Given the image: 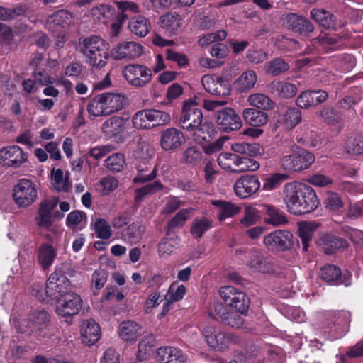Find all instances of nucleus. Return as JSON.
Segmentation results:
<instances>
[{
  "mask_svg": "<svg viewBox=\"0 0 363 363\" xmlns=\"http://www.w3.org/2000/svg\"><path fill=\"white\" fill-rule=\"evenodd\" d=\"M211 203L217 208L219 221H223L228 218L233 217L240 213L242 210L240 206L231 201L213 200Z\"/></svg>",
  "mask_w": 363,
  "mask_h": 363,
  "instance_id": "c85d7f7f",
  "label": "nucleus"
},
{
  "mask_svg": "<svg viewBox=\"0 0 363 363\" xmlns=\"http://www.w3.org/2000/svg\"><path fill=\"white\" fill-rule=\"evenodd\" d=\"M170 116L164 111L155 109H145L138 111L133 117L135 128L149 129L155 126L168 123Z\"/></svg>",
  "mask_w": 363,
  "mask_h": 363,
  "instance_id": "423d86ee",
  "label": "nucleus"
},
{
  "mask_svg": "<svg viewBox=\"0 0 363 363\" xmlns=\"http://www.w3.org/2000/svg\"><path fill=\"white\" fill-rule=\"evenodd\" d=\"M157 359L160 363H184L182 352L175 347H163L157 350Z\"/></svg>",
  "mask_w": 363,
  "mask_h": 363,
  "instance_id": "2f4dec72",
  "label": "nucleus"
},
{
  "mask_svg": "<svg viewBox=\"0 0 363 363\" xmlns=\"http://www.w3.org/2000/svg\"><path fill=\"white\" fill-rule=\"evenodd\" d=\"M247 101L251 106L264 110L272 109L274 106V102L269 96L261 93L250 95Z\"/></svg>",
  "mask_w": 363,
  "mask_h": 363,
  "instance_id": "3c124183",
  "label": "nucleus"
},
{
  "mask_svg": "<svg viewBox=\"0 0 363 363\" xmlns=\"http://www.w3.org/2000/svg\"><path fill=\"white\" fill-rule=\"evenodd\" d=\"M284 193V201L289 211L294 215L313 212L320 204L314 189L306 184L286 183Z\"/></svg>",
  "mask_w": 363,
  "mask_h": 363,
  "instance_id": "f257e3e1",
  "label": "nucleus"
},
{
  "mask_svg": "<svg viewBox=\"0 0 363 363\" xmlns=\"http://www.w3.org/2000/svg\"><path fill=\"white\" fill-rule=\"evenodd\" d=\"M150 22L145 16H138L132 18L128 23L130 32L139 37H145L150 32Z\"/></svg>",
  "mask_w": 363,
  "mask_h": 363,
  "instance_id": "58836bf2",
  "label": "nucleus"
},
{
  "mask_svg": "<svg viewBox=\"0 0 363 363\" xmlns=\"http://www.w3.org/2000/svg\"><path fill=\"white\" fill-rule=\"evenodd\" d=\"M231 150L235 153L255 157L261 155V147L257 143H236L231 145Z\"/></svg>",
  "mask_w": 363,
  "mask_h": 363,
  "instance_id": "de8ad7c7",
  "label": "nucleus"
},
{
  "mask_svg": "<svg viewBox=\"0 0 363 363\" xmlns=\"http://www.w3.org/2000/svg\"><path fill=\"white\" fill-rule=\"evenodd\" d=\"M257 77L255 71L248 70L243 72L237 79V84L242 91L252 89L257 82Z\"/></svg>",
  "mask_w": 363,
  "mask_h": 363,
  "instance_id": "e2e57ef3",
  "label": "nucleus"
},
{
  "mask_svg": "<svg viewBox=\"0 0 363 363\" xmlns=\"http://www.w3.org/2000/svg\"><path fill=\"white\" fill-rule=\"evenodd\" d=\"M320 276L322 279L330 284L337 285L342 284L345 286L350 284V283L342 279L340 269L333 264H329L321 268Z\"/></svg>",
  "mask_w": 363,
  "mask_h": 363,
  "instance_id": "e433bc0d",
  "label": "nucleus"
},
{
  "mask_svg": "<svg viewBox=\"0 0 363 363\" xmlns=\"http://www.w3.org/2000/svg\"><path fill=\"white\" fill-rule=\"evenodd\" d=\"M46 292L50 301H58L72 291L68 278L60 271H55L47 280Z\"/></svg>",
  "mask_w": 363,
  "mask_h": 363,
  "instance_id": "6e6552de",
  "label": "nucleus"
},
{
  "mask_svg": "<svg viewBox=\"0 0 363 363\" xmlns=\"http://www.w3.org/2000/svg\"><path fill=\"white\" fill-rule=\"evenodd\" d=\"M143 47L133 41L118 43L113 50V55L117 60L133 59L138 57L143 53Z\"/></svg>",
  "mask_w": 363,
  "mask_h": 363,
  "instance_id": "5701e85b",
  "label": "nucleus"
},
{
  "mask_svg": "<svg viewBox=\"0 0 363 363\" xmlns=\"http://www.w3.org/2000/svg\"><path fill=\"white\" fill-rule=\"evenodd\" d=\"M87 111L90 116L99 117L108 116L104 108L102 98L99 94L96 95L87 105Z\"/></svg>",
  "mask_w": 363,
  "mask_h": 363,
  "instance_id": "0e129e2a",
  "label": "nucleus"
},
{
  "mask_svg": "<svg viewBox=\"0 0 363 363\" xmlns=\"http://www.w3.org/2000/svg\"><path fill=\"white\" fill-rule=\"evenodd\" d=\"M125 165V157L121 153H114L105 160L106 167L113 172L121 171Z\"/></svg>",
  "mask_w": 363,
  "mask_h": 363,
  "instance_id": "052dcab7",
  "label": "nucleus"
},
{
  "mask_svg": "<svg viewBox=\"0 0 363 363\" xmlns=\"http://www.w3.org/2000/svg\"><path fill=\"white\" fill-rule=\"evenodd\" d=\"M163 189V185L160 182L145 185V186L138 189L135 191V199L136 201H140L147 195L153 194Z\"/></svg>",
  "mask_w": 363,
  "mask_h": 363,
  "instance_id": "69168bd1",
  "label": "nucleus"
},
{
  "mask_svg": "<svg viewBox=\"0 0 363 363\" xmlns=\"http://www.w3.org/2000/svg\"><path fill=\"white\" fill-rule=\"evenodd\" d=\"M227 104L225 100H203V107L207 111H214L215 121L218 128L226 133L239 130L242 123L235 110L230 107H223Z\"/></svg>",
  "mask_w": 363,
  "mask_h": 363,
  "instance_id": "7ed1b4c3",
  "label": "nucleus"
},
{
  "mask_svg": "<svg viewBox=\"0 0 363 363\" xmlns=\"http://www.w3.org/2000/svg\"><path fill=\"white\" fill-rule=\"evenodd\" d=\"M298 82H292L289 79L275 80L271 83L270 89L281 98L291 99L298 92Z\"/></svg>",
  "mask_w": 363,
  "mask_h": 363,
  "instance_id": "a878e982",
  "label": "nucleus"
},
{
  "mask_svg": "<svg viewBox=\"0 0 363 363\" xmlns=\"http://www.w3.org/2000/svg\"><path fill=\"white\" fill-rule=\"evenodd\" d=\"M287 178L288 176L285 174H272L264 179L262 190L264 191H272L279 187Z\"/></svg>",
  "mask_w": 363,
  "mask_h": 363,
  "instance_id": "4d7b16f0",
  "label": "nucleus"
},
{
  "mask_svg": "<svg viewBox=\"0 0 363 363\" xmlns=\"http://www.w3.org/2000/svg\"><path fill=\"white\" fill-rule=\"evenodd\" d=\"M52 184L58 192H68L71 189V184L68 175H64L61 169H53L51 171Z\"/></svg>",
  "mask_w": 363,
  "mask_h": 363,
  "instance_id": "c03bdc74",
  "label": "nucleus"
},
{
  "mask_svg": "<svg viewBox=\"0 0 363 363\" xmlns=\"http://www.w3.org/2000/svg\"><path fill=\"white\" fill-rule=\"evenodd\" d=\"M328 95L325 91H304L296 99V105L301 108H308L326 101Z\"/></svg>",
  "mask_w": 363,
  "mask_h": 363,
  "instance_id": "4be33fe9",
  "label": "nucleus"
},
{
  "mask_svg": "<svg viewBox=\"0 0 363 363\" xmlns=\"http://www.w3.org/2000/svg\"><path fill=\"white\" fill-rule=\"evenodd\" d=\"M83 301L76 292H71L57 301L55 313L64 318H72L78 314L82 308Z\"/></svg>",
  "mask_w": 363,
  "mask_h": 363,
  "instance_id": "f8f14e48",
  "label": "nucleus"
},
{
  "mask_svg": "<svg viewBox=\"0 0 363 363\" xmlns=\"http://www.w3.org/2000/svg\"><path fill=\"white\" fill-rule=\"evenodd\" d=\"M57 257V252L50 244H43L38 251V259L43 269L50 267Z\"/></svg>",
  "mask_w": 363,
  "mask_h": 363,
  "instance_id": "37998d69",
  "label": "nucleus"
},
{
  "mask_svg": "<svg viewBox=\"0 0 363 363\" xmlns=\"http://www.w3.org/2000/svg\"><path fill=\"white\" fill-rule=\"evenodd\" d=\"M194 213V208H184L177 212L172 218L167 223L169 229H173L177 227H182L186 223V220L191 217Z\"/></svg>",
  "mask_w": 363,
  "mask_h": 363,
  "instance_id": "603ef678",
  "label": "nucleus"
},
{
  "mask_svg": "<svg viewBox=\"0 0 363 363\" xmlns=\"http://www.w3.org/2000/svg\"><path fill=\"white\" fill-rule=\"evenodd\" d=\"M319 225V223L315 221H302L298 223V233L301 240L304 251L308 250L309 242L312 239L313 235Z\"/></svg>",
  "mask_w": 363,
  "mask_h": 363,
  "instance_id": "c9c22d12",
  "label": "nucleus"
},
{
  "mask_svg": "<svg viewBox=\"0 0 363 363\" xmlns=\"http://www.w3.org/2000/svg\"><path fill=\"white\" fill-rule=\"evenodd\" d=\"M213 227V220L206 217L196 218L191 223L190 233L196 239L201 238L203 235Z\"/></svg>",
  "mask_w": 363,
  "mask_h": 363,
  "instance_id": "a18cd8bd",
  "label": "nucleus"
},
{
  "mask_svg": "<svg viewBox=\"0 0 363 363\" xmlns=\"http://www.w3.org/2000/svg\"><path fill=\"white\" fill-rule=\"evenodd\" d=\"M115 4L120 12L118 16L121 21H126L129 18V14H135L140 12L139 6L134 1L128 0L116 1Z\"/></svg>",
  "mask_w": 363,
  "mask_h": 363,
  "instance_id": "49530a36",
  "label": "nucleus"
},
{
  "mask_svg": "<svg viewBox=\"0 0 363 363\" xmlns=\"http://www.w3.org/2000/svg\"><path fill=\"white\" fill-rule=\"evenodd\" d=\"M325 206L330 211L338 213L343 208V202L340 196L333 191H328L324 201Z\"/></svg>",
  "mask_w": 363,
  "mask_h": 363,
  "instance_id": "680f3d73",
  "label": "nucleus"
},
{
  "mask_svg": "<svg viewBox=\"0 0 363 363\" xmlns=\"http://www.w3.org/2000/svg\"><path fill=\"white\" fill-rule=\"evenodd\" d=\"M38 189L36 185L29 179H21L13 189V197L20 208L30 206L37 199Z\"/></svg>",
  "mask_w": 363,
  "mask_h": 363,
  "instance_id": "1a4fd4ad",
  "label": "nucleus"
},
{
  "mask_svg": "<svg viewBox=\"0 0 363 363\" xmlns=\"http://www.w3.org/2000/svg\"><path fill=\"white\" fill-rule=\"evenodd\" d=\"M154 149L146 142H141L138 145V149L135 152V157L138 160L139 163L145 164L149 162L154 155Z\"/></svg>",
  "mask_w": 363,
  "mask_h": 363,
  "instance_id": "338daca9",
  "label": "nucleus"
},
{
  "mask_svg": "<svg viewBox=\"0 0 363 363\" xmlns=\"http://www.w3.org/2000/svg\"><path fill=\"white\" fill-rule=\"evenodd\" d=\"M203 157L201 150L196 146H190L182 153L183 162L191 165H197L201 162Z\"/></svg>",
  "mask_w": 363,
  "mask_h": 363,
  "instance_id": "6e6d98bb",
  "label": "nucleus"
},
{
  "mask_svg": "<svg viewBox=\"0 0 363 363\" xmlns=\"http://www.w3.org/2000/svg\"><path fill=\"white\" fill-rule=\"evenodd\" d=\"M214 308L215 311L220 318L223 324L236 329H239L243 325V318L238 311L228 312L227 309L220 303L216 304Z\"/></svg>",
  "mask_w": 363,
  "mask_h": 363,
  "instance_id": "cd10ccee",
  "label": "nucleus"
},
{
  "mask_svg": "<svg viewBox=\"0 0 363 363\" xmlns=\"http://www.w3.org/2000/svg\"><path fill=\"white\" fill-rule=\"evenodd\" d=\"M345 150L347 153L358 155L363 153V134L349 137L345 143Z\"/></svg>",
  "mask_w": 363,
  "mask_h": 363,
  "instance_id": "5fc2aeb1",
  "label": "nucleus"
},
{
  "mask_svg": "<svg viewBox=\"0 0 363 363\" xmlns=\"http://www.w3.org/2000/svg\"><path fill=\"white\" fill-rule=\"evenodd\" d=\"M141 333V327L134 321H123L118 327L120 337L126 342L136 341Z\"/></svg>",
  "mask_w": 363,
  "mask_h": 363,
  "instance_id": "473e14b6",
  "label": "nucleus"
},
{
  "mask_svg": "<svg viewBox=\"0 0 363 363\" xmlns=\"http://www.w3.org/2000/svg\"><path fill=\"white\" fill-rule=\"evenodd\" d=\"M94 229L97 237L103 239H109L112 235L111 228L108 223L102 218L97 219L94 223Z\"/></svg>",
  "mask_w": 363,
  "mask_h": 363,
  "instance_id": "774afa93",
  "label": "nucleus"
},
{
  "mask_svg": "<svg viewBox=\"0 0 363 363\" xmlns=\"http://www.w3.org/2000/svg\"><path fill=\"white\" fill-rule=\"evenodd\" d=\"M247 265L251 269L262 273H269L273 270L272 261L264 257L262 250L257 248L250 250Z\"/></svg>",
  "mask_w": 363,
  "mask_h": 363,
  "instance_id": "412c9836",
  "label": "nucleus"
},
{
  "mask_svg": "<svg viewBox=\"0 0 363 363\" xmlns=\"http://www.w3.org/2000/svg\"><path fill=\"white\" fill-rule=\"evenodd\" d=\"M281 21L284 26L296 33L307 34L314 30L313 25L308 18L296 13H283Z\"/></svg>",
  "mask_w": 363,
  "mask_h": 363,
  "instance_id": "2eb2a0df",
  "label": "nucleus"
},
{
  "mask_svg": "<svg viewBox=\"0 0 363 363\" xmlns=\"http://www.w3.org/2000/svg\"><path fill=\"white\" fill-rule=\"evenodd\" d=\"M201 84L208 93L216 96H228L230 94L229 82L221 77L205 74L201 78Z\"/></svg>",
  "mask_w": 363,
  "mask_h": 363,
  "instance_id": "a211bd4d",
  "label": "nucleus"
},
{
  "mask_svg": "<svg viewBox=\"0 0 363 363\" xmlns=\"http://www.w3.org/2000/svg\"><path fill=\"white\" fill-rule=\"evenodd\" d=\"M301 112L296 108H289L282 115L279 123L285 130H291L301 121Z\"/></svg>",
  "mask_w": 363,
  "mask_h": 363,
  "instance_id": "79ce46f5",
  "label": "nucleus"
},
{
  "mask_svg": "<svg viewBox=\"0 0 363 363\" xmlns=\"http://www.w3.org/2000/svg\"><path fill=\"white\" fill-rule=\"evenodd\" d=\"M189 133L194 141L198 144L209 142L215 137L216 130L213 124L207 121H203L198 126L195 127Z\"/></svg>",
  "mask_w": 363,
  "mask_h": 363,
  "instance_id": "bb28decb",
  "label": "nucleus"
},
{
  "mask_svg": "<svg viewBox=\"0 0 363 363\" xmlns=\"http://www.w3.org/2000/svg\"><path fill=\"white\" fill-rule=\"evenodd\" d=\"M79 52L86 62L92 67L101 69L106 65L108 57V44L100 36L91 35L79 40Z\"/></svg>",
  "mask_w": 363,
  "mask_h": 363,
  "instance_id": "f03ea898",
  "label": "nucleus"
},
{
  "mask_svg": "<svg viewBox=\"0 0 363 363\" xmlns=\"http://www.w3.org/2000/svg\"><path fill=\"white\" fill-rule=\"evenodd\" d=\"M108 279L107 273L103 269H98L91 275V289L94 295H98L99 291L105 286Z\"/></svg>",
  "mask_w": 363,
  "mask_h": 363,
  "instance_id": "bf43d9fd",
  "label": "nucleus"
},
{
  "mask_svg": "<svg viewBox=\"0 0 363 363\" xmlns=\"http://www.w3.org/2000/svg\"><path fill=\"white\" fill-rule=\"evenodd\" d=\"M114 8L108 4H101L91 9L94 19L106 22L114 13Z\"/></svg>",
  "mask_w": 363,
  "mask_h": 363,
  "instance_id": "13d9d810",
  "label": "nucleus"
},
{
  "mask_svg": "<svg viewBox=\"0 0 363 363\" xmlns=\"http://www.w3.org/2000/svg\"><path fill=\"white\" fill-rule=\"evenodd\" d=\"M201 333L207 345L216 351H225L240 340L238 336L218 330L212 325L204 327Z\"/></svg>",
  "mask_w": 363,
  "mask_h": 363,
  "instance_id": "39448f33",
  "label": "nucleus"
},
{
  "mask_svg": "<svg viewBox=\"0 0 363 363\" xmlns=\"http://www.w3.org/2000/svg\"><path fill=\"white\" fill-rule=\"evenodd\" d=\"M260 219L259 211L251 205L245 207L243 217L240 220L241 228H247L255 225Z\"/></svg>",
  "mask_w": 363,
  "mask_h": 363,
  "instance_id": "8fccbe9b",
  "label": "nucleus"
},
{
  "mask_svg": "<svg viewBox=\"0 0 363 363\" xmlns=\"http://www.w3.org/2000/svg\"><path fill=\"white\" fill-rule=\"evenodd\" d=\"M80 331L82 341L87 345H94L101 337L100 327L93 319L84 320Z\"/></svg>",
  "mask_w": 363,
  "mask_h": 363,
  "instance_id": "b1692460",
  "label": "nucleus"
},
{
  "mask_svg": "<svg viewBox=\"0 0 363 363\" xmlns=\"http://www.w3.org/2000/svg\"><path fill=\"white\" fill-rule=\"evenodd\" d=\"M293 235L289 230H276L264 238V244L269 250L284 251L293 246Z\"/></svg>",
  "mask_w": 363,
  "mask_h": 363,
  "instance_id": "ddd939ff",
  "label": "nucleus"
},
{
  "mask_svg": "<svg viewBox=\"0 0 363 363\" xmlns=\"http://www.w3.org/2000/svg\"><path fill=\"white\" fill-rule=\"evenodd\" d=\"M59 199L52 197L43 201L39 206L38 215L35 218L37 225L40 228H49L52 224V211L56 208Z\"/></svg>",
  "mask_w": 363,
  "mask_h": 363,
  "instance_id": "aec40b11",
  "label": "nucleus"
},
{
  "mask_svg": "<svg viewBox=\"0 0 363 363\" xmlns=\"http://www.w3.org/2000/svg\"><path fill=\"white\" fill-rule=\"evenodd\" d=\"M155 344V337L152 335H145L138 344L136 359L139 362L147 360L152 354Z\"/></svg>",
  "mask_w": 363,
  "mask_h": 363,
  "instance_id": "ea45409f",
  "label": "nucleus"
},
{
  "mask_svg": "<svg viewBox=\"0 0 363 363\" xmlns=\"http://www.w3.org/2000/svg\"><path fill=\"white\" fill-rule=\"evenodd\" d=\"M266 223L274 226L283 225L288 223V219L281 210L269 204L262 205Z\"/></svg>",
  "mask_w": 363,
  "mask_h": 363,
  "instance_id": "72a5a7b5",
  "label": "nucleus"
},
{
  "mask_svg": "<svg viewBox=\"0 0 363 363\" xmlns=\"http://www.w3.org/2000/svg\"><path fill=\"white\" fill-rule=\"evenodd\" d=\"M127 120L123 117L113 116L107 119L102 125L103 133L108 138L122 134L126 129Z\"/></svg>",
  "mask_w": 363,
  "mask_h": 363,
  "instance_id": "c756f323",
  "label": "nucleus"
},
{
  "mask_svg": "<svg viewBox=\"0 0 363 363\" xmlns=\"http://www.w3.org/2000/svg\"><path fill=\"white\" fill-rule=\"evenodd\" d=\"M311 18L325 28L335 29V17L330 12L324 9H313L311 11Z\"/></svg>",
  "mask_w": 363,
  "mask_h": 363,
  "instance_id": "4c0bfd02",
  "label": "nucleus"
},
{
  "mask_svg": "<svg viewBox=\"0 0 363 363\" xmlns=\"http://www.w3.org/2000/svg\"><path fill=\"white\" fill-rule=\"evenodd\" d=\"M203 120V112L195 104L186 101L182 108L179 124L188 132L198 126Z\"/></svg>",
  "mask_w": 363,
  "mask_h": 363,
  "instance_id": "4468645a",
  "label": "nucleus"
},
{
  "mask_svg": "<svg viewBox=\"0 0 363 363\" xmlns=\"http://www.w3.org/2000/svg\"><path fill=\"white\" fill-rule=\"evenodd\" d=\"M217 161L220 167L233 173H240L241 157L235 153L222 152L219 154Z\"/></svg>",
  "mask_w": 363,
  "mask_h": 363,
  "instance_id": "f704fd0d",
  "label": "nucleus"
},
{
  "mask_svg": "<svg viewBox=\"0 0 363 363\" xmlns=\"http://www.w3.org/2000/svg\"><path fill=\"white\" fill-rule=\"evenodd\" d=\"M318 244L323 252L328 255L334 254L338 250L347 248L348 246L345 240L331 234L321 236L318 241Z\"/></svg>",
  "mask_w": 363,
  "mask_h": 363,
  "instance_id": "393cba45",
  "label": "nucleus"
},
{
  "mask_svg": "<svg viewBox=\"0 0 363 363\" xmlns=\"http://www.w3.org/2000/svg\"><path fill=\"white\" fill-rule=\"evenodd\" d=\"M184 142V133L176 128H168L161 132L160 145L164 151H177Z\"/></svg>",
  "mask_w": 363,
  "mask_h": 363,
  "instance_id": "f3484780",
  "label": "nucleus"
},
{
  "mask_svg": "<svg viewBox=\"0 0 363 363\" xmlns=\"http://www.w3.org/2000/svg\"><path fill=\"white\" fill-rule=\"evenodd\" d=\"M315 162V156L293 143L288 154L280 160L282 168L287 171L301 172L308 169Z\"/></svg>",
  "mask_w": 363,
  "mask_h": 363,
  "instance_id": "20e7f679",
  "label": "nucleus"
},
{
  "mask_svg": "<svg viewBox=\"0 0 363 363\" xmlns=\"http://www.w3.org/2000/svg\"><path fill=\"white\" fill-rule=\"evenodd\" d=\"M261 182L256 174H244L238 178L233 185L235 195L242 199L252 197L258 192Z\"/></svg>",
  "mask_w": 363,
  "mask_h": 363,
  "instance_id": "9b49d317",
  "label": "nucleus"
},
{
  "mask_svg": "<svg viewBox=\"0 0 363 363\" xmlns=\"http://www.w3.org/2000/svg\"><path fill=\"white\" fill-rule=\"evenodd\" d=\"M242 116L247 123L256 127L266 124L268 119V116L266 113L254 108L244 109Z\"/></svg>",
  "mask_w": 363,
  "mask_h": 363,
  "instance_id": "a19ab883",
  "label": "nucleus"
},
{
  "mask_svg": "<svg viewBox=\"0 0 363 363\" xmlns=\"http://www.w3.org/2000/svg\"><path fill=\"white\" fill-rule=\"evenodd\" d=\"M150 167L151 165L149 164V162H146L145 164L139 163L136 167L138 174L133 179L134 183H145L155 179L157 177V168L155 167L150 174H147Z\"/></svg>",
  "mask_w": 363,
  "mask_h": 363,
  "instance_id": "09e8293b",
  "label": "nucleus"
},
{
  "mask_svg": "<svg viewBox=\"0 0 363 363\" xmlns=\"http://www.w3.org/2000/svg\"><path fill=\"white\" fill-rule=\"evenodd\" d=\"M182 18L176 12L167 13L161 17L162 26L171 33H175L181 26Z\"/></svg>",
  "mask_w": 363,
  "mask_h": 363,
  "instance_id": "864d4df0",
  "label": "nucleus"
},
{
  "mask_svg": "<svg viewBox=\"0 0 363 363\" xmlns=\"http://www.w3.org/2000/svg\"><path fill=\"white\" fill-rule=\"evenodd\" d=\"M123 75L127 82L135 88L146 86L152 79V69L138 63L126 65L123 68Z\"/></svg>",
  "mask_w": 363,
  "mask_h": 363,
  "instance_id": "0eeeda50",
  "label": "nucleus"
},
{
  "mask_svg": "<svg viewBox=\"0 0 363 363\" xmlns=\"http://www.w3.org/2000/svg\"><path fill=\"white\" fill-rule=\"evenodd\" d=\"M28 160V155L18 145L4 147L0 150V164L17 168Z\"/></svg>",
  "mask_w": 363,
  "mask_h": 363,
  "instance_id": "dca6fc26",
  "label": "nucleus"
},
{
  "mask_svg": "<svg viewBox=\"0 0 363 363\" xmlns=\"http://www.w3.org/2000/svg\"><path fill=\"white\" fill-rule=\"evenodd\" d=\"M219 293L225 305L240 313L247 311L250 300L245 293L237 290L232 286L222 287Z\"/></svg>",
  "mask_w": 363,
  "mask_h": 363,
  "instance_id": "9d476101",
  "label": "nucleus"
},
{
  "mask_svg": "<svg viewBox=\"0 0 363 363\" xmlns=\"http://www.w3.org/2000/svg\"><path fill=\"white\" fill-rule=\"evenodd\" d=\"M49 321V314L45 311H38L32 313L29 320L23 319L15 320L14 325L17 331L21 333H26L27 328L40 330L43 328Z\"/></svg>",
  "mask_w": 363,
  "mask_h": 363,
  "instance_id": "6ab92c4d",
  "label": "nucleus"
},
{
  "mask_svg": "<svg viewBox=\"0 0 363 363\" xmlns=\"http://www.w3.org/2000/svg\"><path fill=\"white\" fill-rule=\"evenodd\" d=\"M102 98L108 116L121 111L125 104L123 95L117 93L106 92L99 94Z\"/></svg>",
  "mask_w": 363,
  "mask_h": 363,
  "instance_id": "7c9ffc66",
  "label": "nucleus"
}]
</instances>
